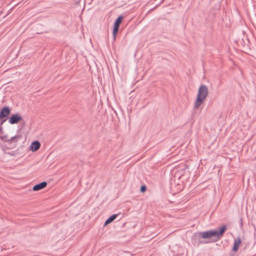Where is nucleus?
Segmentation results:
<instances>
[{"label": "nucleus", "instance_id": "9b49d317", "mask_svg": "<svg viewBox=\"0 0 256 256\" xmlns=\"http://www.w3.org/2000/svg\"><path fill=\"white\" fill-rule=\"evenodd\" d=\"M118 214H114L109 217L105 222L104 225H107L113 222L117 217Z\"/></svg>", "mask_w": 256, "mask_h": 256}, {"label": "nucleus", "instance_id": "6e6552de", "mask_svg": "<svg viewBox=\"0 0 256 256\" xmlns=\"http://www.w3.org/2000/svg\"><path fill=\"white\" fill-rule=\"evenodd\" d=\"M241 242L242 240L240 238H238L237 240H234L232 248V250L234 252H236L238 250Z\"/></svg>", "mask_w": 256, "mask_h": 256}, {"label": "nucleus", "instance_id": "20e7f679", "mask_svg": "<svg viewBox=\"0 0 256 256\" xmlns=\"http://www.w3.org/2000/svg\"><path fill=\"white\" fill-rule=\"evenodd\" d=\"M22 120V117L20 114L16 113L11 116L9 118L8 122L12 124H18Z\"/></svg>", "mask_w": 256, "mask_h": 256}, {"label": "nucleus", "instance_id": "423d86ee", "mask_svg": "<svg viewBox=\"0 0 256 256\" xmlns=\"http://www.w3.org/2000/svg\"><path fill=\"white\" fill-rule=\"evenodd\" d=\"M40 146V144L38 141L33 142L30 146V150L32 152H36Z\"/></svg>", "mask_w": 256, "mask_h": 256}, {"label": "nucleus", "instance_id": "7ed1b4c3", "mask_svg": "<svg viewBox=\"0 0 256 256\" xmlns=\"http://www.w3.org/2000/svg\"><path fill=\"white\" fill-rule=\"evenodd\" d=\"M22 138V136L20 134L16 135L10 138H8V135H4L0 136V139L4 142H6L8 144H12L14 147H15L16 145V143L18 140Z\"/></svg>", "mask_w": 256, "mask_h": 256}, {"label": "nucleus", "instance_id": "f257e3e1", "mask_svg": "<svg viewBox=\"0 0 256 256\" xmlns=\"http://www.w3.org/2000/svg\"><path fill=\"white\" fill-rule=\"evenodd\" d=\"M226 230V226H222L219 230H210L196 232L194 234L196 238H212V242L218 241L223 236Z\"/></svg>", "mask_w": 256, "mask_h": 256}, {"label": "nucleus", "instance_id": "dca6fc26", "mask_svg": "<svg viewBox=\"0 0 256 256\" xmlns=\"http://www.w3.org/2000/svg\"><path fill=\"white\" fill-rule=\"evenodd\" d=\"M2 126H0V134L2 133Z\"/></svg>", "mask_w": 256, "mask_h": 256}, {"label": "nucleus", "instance_id": "ddd939ff", "mask_svg": "<svg viewBox=\"0 0 256 256\" xmlns=\"http://www.w3.org/2000/svg\"><path fill=\"white\" fill-rule=\"evenodd\" d=\"M7 154L11 156H16L17 154V152L13 151L10 152H8Z\"/></svg>", "mask_w": 256, "mask_h": 256}, {"label": "nucleus", "instance_id": "f3484780", "mask_svg": "<svg viewBox=\"0 0 256 256\" xmlns=\"http://www.w3.org/2000/svg\"><path fill=\"white\" fill-rule=\"evenodd\" d=\"M2 150H4V151H5L6 150V148L5 146H2Z\"/></svg>", "mask_w": 256, "mask_h": 256}, {"label": "nucleus", "instance_id": "0eeeda50", "mask_svg": "<svg viewBox=\"0 0 256 256\" xmlns=\"http://www.w3.org/2000/svg\"><path fill=\"white\" fill-rule=\"evenodd\" d=\"M46 186L47 182H43L34 186L32 188V190L34 191H38L44 188Z\"/></svg>", "mask_w": 256, "mask_h": 256}, {"label": "nucleus", "instance_id": "f8f14e48", "mask_svg": "<svg viewBox=\"0 0 256 256\" xmlns=\"http://www.w3.org/2000/svg\"><path fill=\"white\" fill-rule=\"evenodd\" d=\"M118 28H114L113 30H112V36H113L114 41H115V40H116V36L117 33L118 32Z\"/></svg>", "mask_w": 256, "mask_h": 256}, {"label": "nucleus", "instance_id": "1a4fd4ad", "mask_svg": "<svg viewBox=\"0 0 256 256\" xmlns=\"http://www.w3.org/2000/svg\"><path fill=\"white\" fill-rule=\"evenodd\" d=\"M186 168L187 167L185 165L182 168L178 170L176 172V174L180 178V176H182L185 174Z\"/></svg>", "mask_w": 256, "mask_h": 256}, {"label": "nucleus", "instance_id": "39448f33", "mask_svg": "<svg viewBox=\"0 0 256 256\" xmlns=\"http://www.w3.org/2000/svg\"><path fill=\"white\" fill-rule=\"evenodd\" d=\"M10 112V110L8 106L3 107L0 111V120L6 118Z\"/></svg>", "mask_w": 256, "mask_h": 256}, {"label": "nucleus", "instance_id": "f03ea898", "mask_svg": "<svg viewBox=\"0 0 256 256\" xmlns=\"http://www.w3.org/2000/svg\"><path fill=\"white\" fill-rule=\"evenodd\" d=\"M208 95V87L204 85H201L198 88L196 99L194 105V109L196 110L202 105L206 100Z\"/></svg>", "mask_w": 256, "mask_h": 256}, {"label": "nucleus", "instance_id": "9d476101", "mask_svg": "<svg viewBox=\"0 0 256 256\" xmlns=\"http://www.w3.org/2000/svg\"><path fill=\"white\" fill-rule=\"evenodd\" d=\"M122 16H120L116 20L114 24V28H118L119 29L120 25L122 22Z\"/></svg>", "mask_w": 256, "mask_h": 256}, {"label": "nucleus", "instance_id": "2eb2a0df", "mask_svg": "<svg viewBox=\"0 0 256 256\" xmlns=\"http://www.w3.org/2000/svg\"><path fill=\"white\" fill-rule=\"evenodd\" d=\"M1 120H2V122H0V126H2V125L4 124V122L6 121V118Z\"/></svg>", "mask_w": 256, "mask_h": 256}, {"label": "nucleus", "instance_id": "4468645a", "mask_svg": "<svg viewBox=\"0 0 256 256\" xmlns=\"http://www.w3.org/2000/svg\"><path fill=\"white\" fill-rule=\"evenodd\" d=\"M146 186L144 185V186H142L140 188V192H146Z\"/></svg>", "mask_w": 256, "mask_h": 256}]
</instances>
